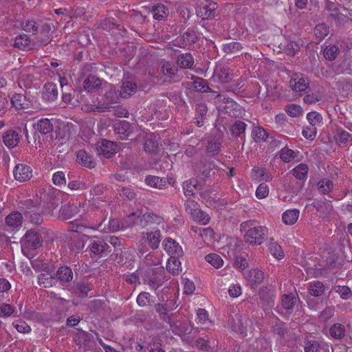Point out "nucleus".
Segmentation results:
<instances>
[{
    "label": "nucleus",
    "instance_id": "obj_1",
    "mask_svg": "<svg viewBox=\"0 0 352 352\" xmlns=\"http://www.w3.org/2000/svg\"><path fill=\"white\" fill-rule=\"evenodd\" d=\"M60 195L59 191L54 189L53 188H48L47 190L43 192L39 191L36 195L35 201L28 200L26 201V208L31 209L32 208H36L43 204V207L48 214H51L52 211L57 208L59 204Z\"/></svg>",
    "mask_w": 352,
    "mask_h": 352
},
{
    "label": "nucleus",
    "instance_id": "obj_2",
    "mask_svg": "<svg viewBox=\"0 0 352 352\" xmlns=\"http://www.w3.org/2000/svg\"><path fill=\"white\" fill-rule=\"evenodd\" d=\"M240 230L245 232L244 241L250 245H261L267 236V228L256 226V221L249 220L240 224Z\"/></svg>",
    "mask_w": 352,
    "mask_h": 352
},
{
    "label": "nucleus",
    "instance_id": "obj_3",
    "mask_svg": "<svg viewBox=\"0 0 352 352\" xmlns=\"http://www.w3.org/2000/svg\"><path fill=\"white\" fill-rule=\"evenodd\" d=\"M161 232L160 230L142 233V238L140 241L139 252L142 254L145 253L147 250L144 244L147 242L152 250H156L159 248L161 241Z\"/></svg>",
    "mask_w": 352,
    "mask_h": 352
},
{
    "label": "nucleus",
    "instance_id": "obj_4",
    "mask_svg": "<svg viewBox=\"0 0 352 352\" xmlns=\"http://www.w3.org/2000/svg\"><path fill=\"white\" fill-rule=\"evenodd\" d=\"M118 100L116 91L111 89L106 93L103 100L95 107L94 111L98 113L110 111L112 109L118 107Z\"/></svg>",
    "mask_w": 352,
    "mask_h": 352
},
{
    "label": "nucleus",
    "instance_id": "obj_5",
    "mask_svg": "<svg viewBox=\"0 0 352 352\" xmlns=\"http://www.w3.org/2000/svg\"><path fill=\"white\" fill-rule=\"evenodd\" d=\"M96 149L98 157L109 159L118 151V146L112 141L103 139L97 142Z\"/></svg>",
    "mask_w": 352,
    "mask_h": 352
},
{
    "label": "nucleus",
    "instance_id": "obj_6",
    "mask_svg": "<svg viewBox=\"0 0 352 352\" xmlns=\"http://www.w3.org/2000/svg\"><path fill=\"white\" fill-rule=\"evenodd\" d=\"M217 4L214 1L206 0L197 9V16L203 20L214 19L217 15Z\"/></svg>",
    "mask_w": 352,
    "mask_h": 352
},
{
    "label": "nucleus",
    "instance_id": "obj_7",
    "mask_svg": "<svg viewBox=\"0 0 352 352\" xmlns=\"http://www.w3.org/2000/svg\"><path fill=\"white\" fill-rule=\"evenodd\" d=\"M289 87L294 91L302 92L309 88V80L304 74L294 73L291 76Z\"/></svg>",
    "mask_w": 352,
    "mask_h": 352
},
{
    "label": "nucleus",
    "instance_id": "obj_8",
    "mask_svg": "<svg viewBox=\"0 0 352 352\" xmlns=\"http://www.w3.org/2000/svg\"><path fill=\"white\" fill-rule=\"evenodd\" d=\"M164 272V267L160 266L147 271L144 278L145 283L153 289H157L162 284L161 273Z\"/></svg>",
    "mask_w": 352,
    "mask_h": 352
},
{
    "label": "nucleus",
    "instance_id": "obj_9",
    "mask_svg": "<svg viewBox=\"0 0 352 352\" xmlns=\"http://www.w3.org/2000/svg\"><path fill=\"white\" fill-rule=\"evenodd\" d=\"M82 228H85V226L82 225H76V229L74 232L76 233L73 235L71 238L70 242V248L76 252H79L85 248V243L89 239V236L86 234H80L79 232H81Z\"/></svg>",
    "mask_w": 352,
    "mask_h": 352
},
{
    "label": "nucleus",
    "instance_id": "obj_10",
    "mask_svg": "<svg viewBox=\"0 0 352 352\" xmlns=\"http://www.w3.org/2000/svg\"><path fill=\"white\" fill-rule=\"evenodd\" d=\"M42 244V238L36 232H28L21 241L23 250H35Z\"/></svg>",
    "mask_w": 352,
    "mask_h": 352
},
{
    "label": "nucleus",
    "instance_id": "obj_11",
    "mask_svg": "<svg viewBox=\"0 0 352 352\" xmlns=\"http://www.w3.org/2000/svg\"><path fill=\"white\" fill-rule=\"evenodd\" d=\"M143 214L141 211H136L125 217L121 221V229L124 230L135 226L142 228Z\"/></svg>",
    "mask_w": 352,
    "mask_h": 352
},
{
    "label": "nucleus",
    "instance_id": "obj_12",
    "mask_svg": "<svg viewBox=\"0 0 352 352\" xmlns=\"http://www.w3.org/2000/svg\"><path fill=\"white\" fill-rule=\"evenodd\" d=\"M114 131L118 138L122 140H127L133 133V126L126 120L119 121L114 124Z\"/></svg>",
    "mask_w": 352,
    "mask_h": 352
},
{
    "label": "nucleus",
    "instance_id": "obj_13",
    "mask_svg": "<svg viewBox=\"0 0 352 352\" xmlns=\"http://www.w3.org/2000/svg\"><path fill=\"white\" fill-rule=\"evenodd\" d=\"M196 169L200 172L203 176H211L216 174L219 175H223L217 166H216L213 162L210 161H201L200 163L196 166Z\"/></svg>",
    "mask_w": 352,
    "mask_h": 352
},
{
    "label": "nucleus",
    "instance_id": "obj_14",
    "mask_svg": "<svg viewBox=\"0 0 352 352\" xmlns=\"http://www.w3.org/2000/svg\"><path fill=\"white\" fill-rule=\"evenodd\" d=\"M169 324L173 333L179 336L190 333L192 329V325L186 319L176 321L171 320Z\"/></svg>",
    "mask_w": 352,
    "mask_h": 352
},
{
    "label": "nucleus",
    "instance_id": "obj_15",
    "mask_svg": "<svg viewBox=\"0 0 352 352\" xmlns=\"http://www.w3.org/2000/svg\"><path fill=\"white\" fill-rule=\"evenodd\" d=\"M144 182L148 187L162 189L168 185H174L175 177H144Z\"/></svg>",
    "mask_w": 352,
    "mask_h": 352
},
{
    "label": "nucleus",
    "instance_id": "obj_16",
    "mask_svg": "<svg viewBox=\"0 0 352 352\" xmlns=\"http://www.w3.org/2000/svg\"><path fill=\"white\" fill-rule=\"evenodd\" d=\"M204 180L203 177H190L183 184L184 194L186 196H192L197 190L201 189Z\"/></svg>",
    "mask_w": 352,
    "mask_h": 352
},
{
    "label": "nucleus",
    "instance_id": "obj_17",
    "mask_svg": "<svg viewBox=\"0 0 352 352\" xmlns=\"http://www.w3.org/2000/svg\"><path fill=\"white\" fill-rule=\"evenodd\" d=\"M164 250L170 255V257H180L183 255V250L175 240L167 237L162 243Z\"/></svg>",
    "mask_w": 352,
    "mask_h": 352
},
{
    "label": "nucleus",
    "instance_id": "obj_18",
    "mask_svg": "<svg viewBox=\"0 0 352 352\" xmlns=\"http://www.w3.org/2000/svg\"><path fill=\"white\" fill-rule=\"evenodd\" d=\"M192 79L193 81L187 82L186 83L183 82L182 85L187 87L192 88L196 91L204 93L211 91V89L208 87V82L205 79L198 76H192Z\"/></svg>",
    "mask_w": 352,
    "mask_h": 352
},
{
    "label": "nucleus",
    "instance_id": "obj_19",
    "mask_svg": "<svg viewBox=\"0 0 352 352\" xmlns=\"http://www.w3.org/2000/svg\"><path fill=\"white\" fill-rule=\"evenodd\" d=\"M52 32V24L43 23L41 25V36L36 38V45L39 47L48 45L52 38L50 33Z\"/></svg>",
    "mask_w": 352,
    "mask_h": 352
},
{
    "label": "nucleus",
    "instance_id": "obj_20",
    "mask_svg": "<svg viewBox=\"0 0 352 352\" xmlns=\"http://www.w3.org/2000/svg\"><path fill=\"white\" fill-rule=\"evenodd\" d=\"M340 8H342L343 10H346L344 7H342L340 4L332 2L329 0L325 1V9L330 12V16L337 21H344L346 16L340 12Z\"/></svg>",
    "mask_w": 352,
    "mask_h": 352
},
{
    "label": "nucleus",
    "instance_id": "obj_21",
    "mask_svg": "<svg viewBox=\"0 0 352 352\" xmlns=\"http://www.w3.org/2000/svg\"><path fill=\"white\" fill-rule=\"evenodd\" d=\"M214 76L223 83L230 82L233 79V71L228 67L217 65L214 69Z\"/></svg>",
    "mask_w": 352,
    "mask_h": 352
},
{
    "label": "nucleus",
    "instance_id": "obj_22",
    "mask_svg": "<svg viewBox=\"0 0 352 352\" xmlns=\"http://www.w3.org/2000/svg\"><path fill=\"white\" fill-rule=\"evenodd\" d=\"M223 109L226 113L228 114L231 117L237 118L241 114V109L240 106L232 99L229 98H223Z\"/></svg>",
    "mask_w": 352,
    "mask_h": 352
},
{
    "label": "nucleus",
    "instance_id": "obj_23",
    "mask_svg": "<svg viewBox=\"0 0 352 352\" xmlns=\"http://www.w3.org/2000/svg\"><path fill=\"white\" fill-rule=\"evenodd\" d=\"M259 295L265 309H270L274 306L275 298L274 289L268 288L262 289L259 292Z\"/></svg>",
    "mask_w": 352,
    "mask_h": 352
},
{
    "label": "nucleus",
    "instance_id": "obj_24",
    "mask_svg": "<svg viewBox=\"0 0 352 352\" xmlns=\"http://www.w3.org/2000/svg\"><path fill=\"white\" fill-rule=\"evenodd\" d=\"M149 12L152 13L153 19L157 21L165 20L169 14L168 8L162 3L153 6Z\"/></svg>",
    "mask_w": 352,
    "mask_h": 352
},
{
    "label": "nucleus",
    "instance_id": "obj_25",
    "mask_svg": "<svg viewBox=\"0 0 352 352\" xmlns=\"http://www.w3.org/2000/svg\"><path fill=\"white\" fill-rule=\"evenodd\" d=\"M76 159L79 164L87 168H92L96 166L94 157L85 150H80L77 153Z\"/></svg>",
    "mask_w": 352,
    "mask_h": 352
},
{
    "label": "nucleus",
    "instance_id": "obj_26",
    "mask_svg": "<svg viewBox=\"0 0 352 352\" xmlns=\"http://www.w3.org/2000/svg\"><path fill=\"white\" fill-rule=\"evenodd\" d=\"M3 142L10 148L16 147L19 142L18 133L14 130H8L3 135Z\"/></svg>",
    "mask_w": 352,
    "mask_h": 352
},
{
    "label": "nucleus",
    "instance_id": "obj_27",
    "mask_svg": "<svg viewBox=\"0 0 352 352\" xmlns=\"http://www.w3.org/2000/svg\"><path fill=\"white\" fill-rule=\"evenodd\" d=\"M312 206L324 217L329 214L333 211L331 201L327 200H315Z\"/></svg>",
    "mask_w": 352,
    "mask_h": 352
},
{
    "label": "nucleus",
    "instance_id": "obj_28",
    "mask_svg": "<svg viewBox=\"0 0 352 352\" xmlns=\"http://www.w3.org/2000/svg\"><path fill=\"white\" fill-rule=\"evenodd\" d=\"M23 215L21 212L14 211L8 214L6 218V223L12 228H19L23 223Z\"/></svg>",
    "mask_w": 352,
    "mask_h": 352
},
{
    "label": "nucleus",
    "instance_id": "obj_29",
    "mask_svg": "<svg viewBox=\"0 0 352 352\" xmlns=\"http://www.w3.org/2000/svg\"><path fill=\"white\" fill-rule=\"evenodd\" d=\"M197 36L196 33L192 30H188L184 33L180 38L179 41H177V45L180 47H185L187 45H192L196 42Z\"/></svg>",
    "mask_w": 352,
    "mask_h": 352
},
{
    "label": "nucleus",
    "instance_id": "obj_30",
    "mask_svg": "<svg viewBox=\"0 0 352 352\" xmlns=\"http://www.w3.org/2000/svg\"><path fill=\"white\" fill-rule=\"evenodd\" d=\"M230 325L234 331L242 335L245 334L247 327L245 317L236 316L235 318H232Z\"/></svg>",
    "mask_w": 352,
    "mask_h": 352
},
{
    "label": "nucleus",
    "instance_id": "obj_31",
    "mask_svg": "<svg viewBox=\"0 0 352 352\" xmlns=\"http://www.w3.org/2000/svg\"><path fill=\"white\" fill-rule=\"evenodd\" d=\"M57 86L53 82H47L44 85L43 97L48 101H54L58 96Z\"/></svg>",
    "mask_w": 352,
    "mask_h": 352
},
{
    "label": "nucleus",
    "instance_id": "obj_32",
    "mask_svg": "<svg viewBox=\"0 0 352 352\" xmlns=\"http://www.w3.org/2000/svg\"><path fill=\"white\" fill-rule=\"evenodd\" d=\"M248 282L254 287L259 285L264 279V274L258 269H252L245 276Z\"/></svg>",
    "mask_w": 352,
    "mask_h": 352
},
{
    "label": "nucleus",
    "instance_id": "obj_33",
    "mask_svg": "<svg viewBox=\"0 0 352 352\" xmlns=\"http://www.w3.org/2000/svg\"><path fill=\"white\" fill-rule=\"evenodd\" d=\"M109 248V245L101 240L94 241L89 245L91 252L96 255L106 254Z\"/></svg>",
    "mask_w": 352,
    "mask_h": 352
},
{
    "label": "nucleus",
    "instance_id": "obj_34",
    "mask_svg": "<svg viewBox=\"0 0 352 352\" xmlns=\"http://www.w3.org/2000/svg\"><path fill=\"white\" fill-rule=\"evenodd\" d=\"M56 276L57 280L62 283H68L73 278V272L69 267L63 266L58 270Z\"/></svg>",
    "mask_w": 352,
    "mask_h": 352
},
{
    "label": "nucleus",
    "instance_id": "obj_35",
    "mask_svg": "<svg viewBox=\"0 0 352 352\" xmlns=\"http://www.w3.org/2000/svg\"><path fill=\"white\" fill-rule=\"evenodd\" d=\"M144 148L145 152L150 154H155L160 151V146L157 140L150 135L145 140Z\"/></svg>",
    "mask_w": 352,
    "mask_h": 352
},
{
    "label": "nucleus",
    "instance_id": "obj_36",
    "mask_svg": "<svg viewBox=\"0 0 352 352\" xmlns=\"http://www.w3.org/2000/svg\"><path fill=\"white\" fill-rule=\"evenodd\" d=\"M299 214L300 211L297 209L287 210L283 212L282 220L286 225H293L297 221Z\"/></svg>",
    "mask_w": 352,
    "mask_h": 352
},
{
    "label": "nucleus",
    "instance_id": "obj_37",
    "mask_svg": "<svg viewBox=\"0 0 352 352\" xmlns=\"http://www.w3.org/2000/svg\"><path fill=\"white\" fill-rule=\"evenodd\" d=\"M164 222V219L161 216H159L153 212H145L143 214L142 228L146 227L149 224L160 225Z\"/></svg>",
    "mask_w": 352,
    "mask_h": 352
},
{
    "label": "nucleus",
    "instance_id": "obj_38",
    "mask_svg": "<svg viewBox=\"0 0 352 352\" xmlns=\"http://www.w3.org/2000/svg\"><path fill=\"white\" fill-rule=\"evenodd\" d=\"M11 102L16 109H24L29 107V102L25 96L21 94H14L11 98Z\"/></svg>",
    "mask_w": 352,
    "mask_h": 352
},
{
    "label": "nucleus",
    "instance_id": "obj_39",
    "mask_svg": "<svg viewBox=\"0 0 352 352\" xmlns=\"http://www.w3.org/2000/svg\"><path fill=\"white\" fill-rule=\"evenodd\" d=\"M136 90L137 85L135 83L131 81H124L121 86L120 95L122 98H126L135 94Z\"/></svg>",
    "mask_w": 352,
    "mask_h": 352
},
{
    "label": "nucleus",
    "instance_id": "obj_40",
    "mask_svg": "<svg viewBox=\"0 0 352 352\" xmlns=\"http://www.w3.org/2000/svg\"><path fill=\"white\" fill-rule=\"evenodd\" d=\"M333 138L339 145L345 144L350 138L352 139V135L343 129L338 127L335 130Z\"/></svg>",
    "mask_w": 352,
    "mask_h": 352
},
{
    "label": "nucleus",
    "instance_id": "obj_41",
    "mask_svg": "<svg viewBox=\"0 0 352 352\" xmlns=\"http://www.w3.org/2000/svg\"><path fill=\"white\" fill-rule=\"evenodd\" d=\"M101 85V80L96 76L89 75L84 80V88L87 91L98 89Z\"/></svg>",
    "mask_w": 352,
    "mask_h": 352
},
{
    "label": "nucleus",
    "instance_id": "obj_42",
    "mask_svg": "<svg viewBox=\"0 0 352 352\" xmlns=\"http://www.w3.org/2000/svg\"><path fill=\"white\" fill-rule=\"evenodd\" d=\"M177 65L183 69H190L194 65V58L190 53L179 55L177 60Z\"/></svg>",
    "mask_w": 352,
    "mask_h": 352
},
{
    "label": "nucleus",
    "instance_id": "obj_43",
    "mask_svg": "<svg viewBox=\"0 0 352 352\" xmlns=\"http://www.w3.org/2000/svg\"><path fill=\"white\" fill-rule=\"evenodd\" d=\"M298 300V296L294 294H284L281 298L282 307L286 310L292 309Z\"/></svg>",
    "mask_w": 352,
    "mask_h": 352
},
{
    "label": "nucleus",
    "instance_id": "obj_44",
    "mask_svg": "<svg viewBox=\"0 0 352 352\" xmlns=\"http://www.w3.org/2000/svg\"><path fill=\"white\" fill-rule=\"evenodd\" d=\"M78 208L74 205L63 206L59 210V218L66 220L72 218L76 214Z\"/></svg>",
    "mask_w": 352,
    "mask_h": 352
},
{
    "label": "nucleus",
    "instance_id": "obj_45",
    "mask_svg": "<svg viewBox=\"0 0 352 352\" xmlns=\"http://www.w3.org/2000/svg\"><path fill=\"white\" fill-rule=\"evenodd\" d=\"M309 293L315 297L321 296L325 290L324 284L320 281H314L309 283L308 287Z\"/></svg>",
    "mask_w": 352,
    "mask_h": 352
},
{
    "label": "nucleus",
    "instance_id": "obj_46",
    "mask_svg": "<svg viewBox=\"0 0 352 352\" xmlns=\"http://www.w3.org/2000/svg\"><path fill=\"white\" fill-rule=\"evenodd\" d=\"M37 280L39 285L47 288L51 287L54 285L56 278L48 273H43L37 276Z\"/></svg>",
    "mask_w": 352,
    "mask_h": 352
},
{
    "label": "nucleus",
    "instance_id": "obj_47",
    "mask_svg": "<svg viewBox=\"0 0 352 352\" xmlns=\"http://www.w3.org/2000/svg\"><path fill=\"white\" fill-rule=\"evenodd\" d=\"M340 52L339 47L336 45H329L323 49V56L328 60H335Z\"/></svg>",
    "mask_w": 352,
    "mask_h": 352
},
{
    "label": "nucleus",
    "instance_id": "obj_48",
    "mask_svg": "<svg viewBox=\"0 0 352 352\" xmlns=\"http://www.w3.org/2000/svg\"><path fill=\"white\" fill-rule=\"evenodd\" d=\"M278 154L281 161L285 163H289L297 157V153L287 146L281 148Z\"/></svg>",
    "mask_w": 352,
    "mask_h": 352
},
{
    "label": "nucleus",
    "instance_id": "obj_49",
    "mask_svg": "<svg viewBox=\"0 0 352 352\" xmlns=\"http://www.w3.org/2000/svg\"><path fill=\"white\" fill-rule=\"evenodd\" d=\"M102 225V223H100L97 227H96V228L91 227V228L93 230H103L104 232H115L118 231L119 230H122L121 229V221L119 222L116 219L109 220V226H108L107 228H101Z\"/></svg>",
    "mask_w": 352,
    "mask_h": 352
},
{
    "label": "nucleus",
    "instance_id": "obj_50",
    "mask_svg": "<svg viewBox=\"0 0 352 352\" xmlns=\"http://www.w3.org/2000/svg\"><path fill=\"white\" fill-rule=\"evenodd\" d=\"M246 126L247 124L245 122L237 120L232 125L230 131L232 135L243 139L245 135Z\"/></svg>",
    "mask_w": 352,
    "mask_h": 352
},
{
    "label": "nucleus",
    "instance_id": "obj_51",
    "mask_svg": "<svg viewBox=\"0 0 352 352\" xmlns=\"http://www.w3.org/2000/svg\"><path fill=\"white\" fill-rule=\"evenodd\" d=\"M345 327L340 323H335L329 329L331 336L336 339L342 338L345 336Z\"/></svg>",
    "mask_w": 352,
    "mask_h": 352
},
{
    "label": "nucleus",
    "instance_id": "obj_52",
    "mask_svg": "<svg viewBox=\"0 0 352 352\" xmlns=\"http://www.w3.org/2000/svg\"><path fill=\"white\" fill-rule=\"evenodd\" d=\"M178 257H170L166 263V270L173 274H178L181 271L180 261Z\"/></svg>",
    "mask_w": 352,
    "mask_h": 352
},
{
    "label": "nucleus",
    "instance_id": "obj_53",
    "mask_svg": "<svg viewBox=\"0 0 352 352\" xmlns=\"http://www.w3.org/2000/svg\"><path fill=\"white\" fill-rule=\"evenodd\" d=\"M37 130L42 134H48L53 130V125L47 118H43L37 122Z\"/></svg>",
    "mask_w": 352,
    "mask_h": 352
},
{
    "label": "nucleus",
    "instance_id": "obj_54",
    "mask_svg": "<svg viewBox=\"0 0 352 352\" xmlns=\"http://www.w3.org/2000/svg\"><path fill=\"white\" fill-rule=\"evenodd\" d=\"M208 109L207 106L204 103L197 104L196 106V122L198 126L202 125L204 120H205Z\"/></svg>",
    "mask_w": 352,
    "mask_h": 352
},
{
    "label": "nucleus",
    "instance_id": "obj_55",
    "mask_svg": "<svg viewBox=\"0 0 352 352\" xmlns=\"http://www.w3.org/2000/svg\"><path fill=\"white\" fill-rule=\"evenodd\" d=\"M32 168L24 164H16L13 170V175L17 176H29L30 175L32 176Z\"/></svg>",
    "mask_w": 352,
    "mask_h": 352
},
{
    "label": "nucleus",
    "instance_id": "obj_56",
    "mask_svg": "<svg viewBox=\"0 0 352 352\" xmlns=\"http://www.w3.org/2000/svg\"><path fill=\"white\" fill-rule=\"evenodd\" d=\"M317 186L321 193L326 194L332 190L333 184L329 177H323L318 182Z\"/></svg>",
    "mask_w": 352,
    "mask_h": 352
},
{
    "label": "nucleus",
    "instance_id": "obj_57",
    "mask_svg": "<svg viewBox=\"0 0 352 352\" xmlns=\"http://www.w3.org/2000/svg\"><path fill=\"white\" fill-rule=\"evenodd\" d=\"M268 249L272 255L277 259L280 260L284 257V252L281 247L273 240H271L269 243Z\"/></svg>",
    "mask_w": 352,
    "mask_h": 352
},
{
    "label": "nucleus",
    "instance_id": "obj_58",
    "mask_svg": "<svg viewBox=\"0 0 352 352\" xmlns=\"http://www.w3.org/2000/svg\"><path fill=\"white\" fill-rule=\"evenodd\" d=\"M30 44V38L28 35L23 34L17 36L14 40V47L20 50L27 48Z\"/></svg>",
    "mask_w": 352,
    "mask_h": 352
},
{
    "label": "nucleus",
    "instance_id": "obj_59",
    "mask_svg": "<svg viewBox=\"0 0 352 352\" xmlns=\"http://www.w3.org/2000/svg\"><path fill=\"white\" fill-rule=\"evenodd\" d=\"M192 217L194 221L203 226L207 225L210 220V216L201 209L197 210Z\"/></svg>",
    "mask_w": 352,
    "mask_h": 352
},
{
    "label": "nucleus",
    "instance_id": "obj_60",
    "mask_svg": "<svg viewBox=\"0 0 352 352\" xmlns=\"http://www.w3.org/2000/svg\"><path fill=\"white\" fill-rule=\"evenodd\" d=\"M161 72L165 76L171 78L177 75V69L172 63L166 62L162 66Z\"/></svg>",
    "mask_w": 352,
    "mask_h": 352
},
{
    "label": "nucleus",
    "instance_id": "obj_61",
    "mask_svg": "<svg viewBox=\"0 0 352 352\" xmlns=\"http://www.w3.org/2000/svg\"><path fill=\"white\" fill-rule=\"evenodd\" d=\"M22 29L28 32H32L33 34H36L38 31V23L32 20L28 19L23 21L21 24Z\"/></svg>",
    "mask_w": 352,
    "mask_h": 352
},
{
    "label": "nucleus",
    "instance_id": "obj_62",
    "mask_svg": "<svg viewBox=\"0 0 352 352\" xmlns=\"http://www.w3.org/2000/svg\"><path fill=\"white\" fill-rule=\"evenodd\" d=\"M205 259L217 269L222 267L223 264V259L217 254H209L205 256Z\"/></svg>",
    "mask_w": 352,
    "mask_h": 352
},
{
    "label": "nucleus",
    "instance_id": "obj_63",
    "mask_svg": "<svg viewBox=\"0 0 352 352\" xmlns=\"http://www.w3.org/2000/svg\"><path fill=\"white\" fill-rule=\"evenodd\" d=\"M329 33V26L325 23L318 24L314 29V34L320 41L322 40L325 36H327Z\"/></svg>",
    "mask_w": 352,
    "mask_h": 352
},
{
    "label": "nucleus",
    "instance_id": "obj_64",
    "mask_svg": "<svg viewBox=\"0 0 352 352\" xmlns=\"http://www.w3.org/2000/svg\"><path fill=\"white\" fill-rule=\"evenodd\" d=\"M338 72L342 74H351L352 73V60H343L338 67Z\"/></svg>",
    "mask_w": 352,
    "mask_h": 352
}]
</instances>
